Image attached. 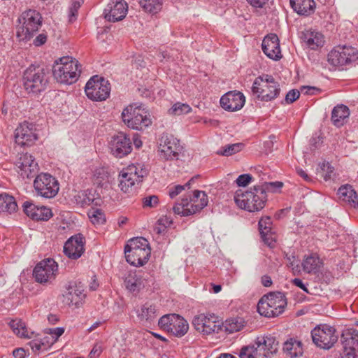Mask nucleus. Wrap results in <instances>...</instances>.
Wrapping results in <instances>:
<instances>
[{
    "label": "nucleus",
    "mask_w": 358,
    "mask_h": 358,
    "mask_svg": "<svg viewBox=\"0 0 358 358\" xmlns=\"http://www.w3.org/2000/svg\"><path fill=\"white\" fill-rule=\"evenodd\" d=\"M80 72L78 60L71 57H63L57 59L52 67L55 79L59 83L67 85L74 83L78 79Z\"/></svg>",
    "instance_id": "obj_1"
},
{
    "label": "nucleus",
    "mask_w": 358,
    "mask_h": 358,
    "mask_svg": "<svg viewBox=\"0 0 358 358\" xmlns=\"http://www.w3.org/2000/svg\"><path fill=\"white\" fill-rule=\"evenodd\" d=\"M267 200L264 189L259 186H255L250 191L243 192L238 189L234 195V201L241 209L249 212H255L262 210Z\"/></svg>",
    "instance_id": "obj_2"
},
{
    "label": "nucleus",
    "mask_w": 358,
    "mask_h": 358,
    "mask_svg": "<svg viewBox=\"0 0 358 358\" xmlns=\"http://www.w3.org/2000/svg\"><path fill=\"white\" fill-rule=\"evenodd\" d=\"M126 260L131 265L141 266L149 259L150 248L147 239L136 237L129 241L124 247Z\"/></svg>",
    "instance_id": "obj_3"
},
{
    "label": "nucleus",
    "mask_w": 358,
    "mask_h": 358,
    "mask_svg": "<svg viewBox=\"0 0 358 358\" xmlns=\"http://www.w3.org/2000/svg\"><path fill=\"white\" fill-rule=\"evenodd\" d=\"M208 203V198L205 192L194 190L192 194L183 197L180 203H176L173 210L176 214L189 216L201 211Z\"/></svg>",
    "instance_id": "obj_4"
},
{
    "label": "nucleus",
    "mask_w": 358,
    "mask_h": 358,
    "mask_svg": "<svg viewBox=\"0 0 358 358\" xmlns=\"http://www.w3.org/2000/svg\"><path fill=\"white\" fill-rule=\"evenodd\" d=\"M287 306V299L282 292H270L263 296L257 304V311L266 317H275L282 314Z\"/></svg>",
    "instance_id": "obj_5"
},
{
    "label": "nucleus",
    "mask_w": 358,
    "mask_h": 358,
    "mask_svg": "<svg viewBox=\"0 0 358 358\" xmlns=\"http://www.w3.org/2000/svg\"><path fill=\"white\" fill-rule=\"evenodd\" d=\"M124 123L129 128L141 130L152 124L148 111L137 103L130 104L122 113Z\"/></svg>",
    "instance_id": "obj_6"
},
{
    "label": "nucleus",
    "mask_w": 358,
    "mask_h": 358,
    "mask_svg": "<svg viewBox=\"0 0 358 358\" xmlns=\"http://www.w3.org/2000/svg\"><path fill=\"white\" fill-rule=\"evenodd\" d=\"M41 14L36 10L23 12L18 18L17 37L20 41H29L38 31L42 23Z\"/></svg>",
    "instance_id": "obj_7"
},
{
    "label": "nucleus",
    "mask_w": 358,
    "mask_h": 358,
    "mask_svg": "<svg viewBox=\"0 0 358 358\" xmlns=\"http://www.w3.org/2000/svg\"><path fill=\"white\" fill-rule=\"evenodd\" d=\"M252 92L258 99L270 101L280 94V87L272 76L264 74L255 78Z\"/></svg>",
    "instance_id": "obj_8"
},
{
    "label": "nucleus",
    "mask_w": 358,
    "mask_h": 358,
    "mask_svg": "<svg viewBox=\"0 0 358 358\" xmlns=\"http://www.w3.org/2000/svg\"><path fill=\"white\" fill-rule=\"evenodd\" d=\"M148 174V170L141 163L131 164L124 168L119 175V187L125 193L130 192L135 185Z\"/></svg>",
    "instance_id": "obj_9"
},
{
    "label": "nucleus",
    "mask_w": 358,
    "mask_h": 358,
    "mask_svg": "<svg viewBox=\"0 0 358 358\" xmlns=\"http://www.w3.org/2000/svg\"><path fill=\"white\" fill-rule=\"evenodd\" d=\"M48 78L44 69L30 66L23 76V85L29 93L37 94L44 91L48 85Z\"/></svg>",
    "instance_id": "obj_10"
},
{
    "label": "nucleus",
    "mask_w": 358,
    "mask_h": 358,
    "mask_svg": "<svg viewBox=\"0 0 358 358\" xmlns=\"http://www.w3.org/2000/svg\"><path fill=\"white\" fill-rule=\"evenodd\" d=\"M34 187L38 195L50 199L55 197L59 189L58 180L47 173L36 174L34 181Z\"/></svg>",
    "instance_id": "obj_11"
},
{
    "label": "nucleus",
    "mask_w": 358,
    "mask_h": 358,
    "mask_svg": "<svg viewBox=\"0 0 358 358\" xmlns=\"http://www.w3.org/2000/svg\"><path fill=\"white\" fill-rule=\"evenodd\" d=\"M358 58L357 50L351 46L338 45L328 54V62L334 66H343L355 62Z\"/></svg>",
    "instance_id": "obj_12"
},
{
    "label": "nucleus",
    "mask_w": 358,
    "mask_h": 358,
    "mask_svg": "<svg viewBox=\"0 0 358 358\" xmlns=\"http://www.w3.org/2000/svg\"><path fill=\"white\" fill-rule=\"evenodd\" d=\"M87 96L93 101L106 100L110 92V86L108 80L98 76L91 78L85 88Z\"/></svg>",
    "instance_id": "obj_13"
},
{
    "label": "nucleus",
    "mask_w": 358,
    "mask_h": 358,
    "mask_svg": "<svg viewBox=\"0 0 358 358\" xmlns=\"http://www.w3.org/2000/svg\"><path fill=\"white\" fill-rule=\"evenodd\" d=\"M313 343L319 348L329 350L334 346L338 341L336 329L327 324H320L311 331Z\"/></svg>",
    "instance_id": "obj_14"
},
{
    "label": "nucleus",
    "mask_w": 358,
    "mask_h": 358,
    "mask_svg": "<svg viewBox=\"0 0 358 358\" xmlns=\"http://www.w3.org/2000/svg\"><path fill=\"white\" fill-rule=\"evenodd\" d=\"M57 274L58 265L52 259H47L37 264L33 273L36 281L43 285L51 284Z\"/></svg>",
    "instance_id": "obj_15"
},
{
    "label": "nucleus",
    "mask_w": 358,
    "mask_h": 358,
    "mask_svg": "<svg viewBox=\"0 0 358 358\" xmlns=\"http://www.w3.org/2000/svg\"><path fill=\"white\" fill-rule=\"evenodd\" d=\"M192 324L197 331L207 335L218 332L221 329L220 322L213 313H200L195 315L192 320Z\"/></svg>",
    "instance_id": "obj_16"
},
{
    "label": "nucleus",
    "mask_w": 358,
    "mask_h": 358,
    "mask_svg": "<svg viewBox=\"0 0 358 358\" xmlns=\"http://www.w3.org/2000/svg\"><path fill=\"white\" fill-rule=\"evenodd\" d=\"M37 138L36 127L33 123L24 121L15 129V141L21 147L32 145Z\"/></svg>",
    "instance_id": "obj_17"
},
{
    "label": "nucleus",
    "mask_w": 358,
    "mask_h": 358,
    "mask_svg": "<svg viewBox=\"0 0 358 358\" xmlns=\"http://www.w3.org/2000/svg\"><path fill=\"white\" fill-rule=\"evenodd\" d=\"M180 151L179 141L172 135L163 134L159 139L160 157L166 160L177 159Z\"/></svg>",
    "instance_id": "obj_18"
},
{
    "label": "nucleus",
    "mask_w": 358,
    "mask_h": 358,
    "mask_svg": "<svg viewBox=\"0 0 358 358\" xmlns=\"http://www.w3.org/2000/svg\"><path fill=\"white\" fill-rule=\"evenodd\" d=\"M341 342L343 345V358H356V352L358 351V331L353 328L343 330Z\"/></svg>",
    "instance_id": "obj_19"
},
{
    "label": "nucleus",
    "mask_w": 358,
    "mask_h": 358,
    "mask_svg": "<svg viewBox=\"0 0 358 358\" xmlns=\"http://www.w3.org/2000/svg\"><path fill=\"white\" fill-rule=\"evenodd\" d=\"M110 149L113 155L117 158H122L131 152V141L125 134L120 132L112 138L110 142Z\"/></svg>",
    "instance_id": "obj_20"
},
{
    "label": "nucleus",
    "mask_w": 358,
    "mask_h": 358,
    "mask_svg": "<svg viewBox=\"0 0 358 358\" xmlns=\"http://www.w3.org/2000/svg\"><path fill=\"white\" fill-rule=\"evenodd\" d=\"M221 107L229 112L241 110L245 103L244 94L238 91H229L224 94L220 101Z\"/></svg>",
    "instance_id": "obj_21"
},
{
    "label": "nucleus",
    "mask_w": 358,
    "mask_h": 358,
    "mask_svg": "<svg viewBox=\"0 0 358 358\" xmlns=\"http://www.w3.org/2000/svg\"><path fill=\"white\" fill-rule=\"evenodd\" d=\"M128 6L124 0H110L104 9L106 20L110 22L122 20L127 13Z\"/></svg>",
    "instance_id": "obj_22"
},
{
    "label": "nucleus",
    "mask_w": 358,
    "mask_h": 358,
    "mask_svg": "<svg viewBox=\"0 0 358 358\" xmlns=\"http://www.w3.org/2000/svg\"><path fill=\"white\" fill-rule=\"evenodd\" d=\"M63 296L65 303L78 307L85 296L83 285L81 282H70Z\"/></svg>",
    "instance_id": "obj_23"
},
{
    "label": "nucleus",
    "mask_w": 358,
    "mask_h": 358,
    "mask_svg": "<svg viewBox=\"0 0 358 358\" xmlns=\"http://www.w3.org/2000/svg\"><path fill=\"white\" fill-rule=\"evenodd\" d=\"M20 174L22 178H31L36 176L39 168L32 155L28 153L21 154L17 162Z\"/></svg>",
    "instance_id": "obj_24"
},
{
    "label": "nucleus",
    "mask_w": 358,
    "mask_h": 358,
    "mask_svg": "<svg viewBox=\"0 0 358 358\" xmlns=\"http://www.w3.org/2000/svg\"><path fill=\"white\" fill-rule=\"evenodd\" d=\"M136 315L142 325L150 327L157 321L159 310L155 305L147 302L137 309Z\"/></svg>",
    "instance_id": "obj_25"
},
{
    "label": "nucleus",
    "mask_w": 358,
    "mask_h": 358,
    "mask_svg": "<svg viewBox=\"0 0 358 358\" xmlns=\"http://www.w3.org/2000/svg\"><path fill=\"white\" fill-rule=\"evenodd\" d=\"M84 237L80 234L71 236L65 243L64 252L66 256L73 259H77L84 252Z\"/></svg>",
    "instance_id": "obj_26"
},
{
    "label": "nucleus",
    "mask_w": 358,
    "mask_h": 358,
    "mask_svg": "<svg viewBox=\"0 0 358 358\" xmlns=\"http://www.w3.org/2000/svg\"><path fill=\"white\" fill-rule=\"evenodd\" d=\"M24 213L35 220L47 221L52 216L50 208L45 206H38L31 201H25L23 204Z\"/></svg>",
    "instance_id": "obj_27"
},
{
    "label": "nucleus",
    "mask_w": 358,
    "mask_h": 358,
    "mask_svg": "<svg viewBox=\"0 0 358 358\" xmlns=\"http://www.w3.org/2000/svg\"><path fill=\"white\" fill-rule=\"evenodd\" d=\"M262 50L269 58L278 60L281 58V51L279 39L276 34H271L266 36L262 44Z\"/></svg>",
    "instance_id": "obj_28"
},
{
    "label": "nucleus",
    "mask_w": 358,
    "mask_h": 358,
    "mask_svg": "<svg viewBox=\"0 0 358 358\" xmlns=\"http://www.w3.org/2000/svg\"><path fill=\"white\" fill-rule=\"evenodd\" d=\"M301 38L303 43L311 50H317L323 46L324 37L323 34L314 29H307L301 32Z\"/></svg>",
    "instance_id": "obj_29"
},
{
    "label": "nucleus",
    "mask_w": 358,
    "mask_h": 358,
    "mask_svg": "<svg viewBox=\"0 0 358 358\" xmlns=\"http://www.w3.org/2000/svg\"><path fill=\"white\" fill-rule=\"evenodd\" d=\"M76 200L78 203L82 206H100L101 203V199L99 194L96 193V190L93 189H88L84 191L80 192L76 196Z\"/></svg>",
    "instance_id": "obj_30"
},
{
    "label": "nucleus",
    "mask_w": 358,
    "mask_h": 358,
    "mask_svg": "<svg viewBox=\"0 0 358 358\" xmlns=\"http://www.w3.org/2000/svg\"><path fill=\"white\" fill-rule=\"evenodd\" d=\"M339 199L347 203L350 207L358 208V196L351 185L341 186L338 190Z\"/></svg>",
    "instance_id": "obj_31"
},
{
    "label": "nucleus",
    "mask_w": 358,
    "mask_h": 358,
    "mask_svg": "<svg viewBox=\"0 0 358 358\" xmlns=\"http://www.w3.org/2000/svg\"><path fill=\"white\" fill-rule=\"evenodd\" d=\"M257 342V348H259L260 352L266 354V357L269 354L276 352L278 347V342L275 338L271 336L265 337H258L255 340Z\"/></svg>",
    "instance_id": "obj_32"
},
{
    "label": "nucleus",
    "mask_w": 358,
    "mask_h": 358,
    "mask_svg": "<svg viewBox=\"0 0 358 358\" xmlns=\"http://www.w3.org/2000/svg\"><path fill=\"white\" fill-rule=\"evenodd\" d=\"M293 10L301 15H310L314 13L315 3L314 0H289Z\"/></svg>",
    "instance_id": "obj_33"
},
{
    "label": "nucleus",
    "mask_w": 358,
    "mask_h": 358,
    "mask_svg": "<svg viewBox=\"0 0 358 358\" xmlns=\"http://www.w3.org/2000/svg\"><path fill=\"white\" fill-rule=\"evenodd\" d=\"M350 115L349 108L343 105H337L331 112V121L333 124L338 127L343 126L345 121Z\"/></svg>",
    "instance_id": "obj_34"
},
{
    "label": "nucleus",
    "mask_w": 358,
    "mask_h": 358,
    "mask_svg": "<svg viewBox=\"0 0 358 358\" xmlns=\"http://www.w3.org/2000/svg\"><path fill=\"white\" fill-rule=\"evenodd\" d=\"M188 329L187 322L182 317L177 315L169 327V332L177 337H182L187 332Z\"/></svg>",
    "instance_id": "obj_35"
},
{
    "label": "nucleus",
    "mask_w": 358,
    "mask_h": 358,
    "mask_svg": "<svg viewBox=\"0 0 358 358\" xmlns=\"http://www.w3.org/2000/svg\"><path fill=\"white\" fill-rule=\"evenodd\" d=\"M322 265L320 257L316 254H312L305 257L302 262L303 269L308 273H315Z\"/></svg>",
    "instance_id": "obj_36"
},
{
    "label": "nucleus",
    "mask_w": 358,
    "mask_h": 358,
    "mask_svg": "<svg viewBox=\"0 0 358 358\" xmlns=\"http://www.w3.org/2000/svg\"><path fill=\"white\" fill-rule=\"evenodd\" d=\"M283 351L291 358L302 355V347L300 341L290 338L283 344Z\"/></svg>",
    "instance_id": "obj_37"
},
{
    "label": "nucleus",
    "mask_w": 358,
    "mask_h": 358,
    "mask_svg": "<svg viewBox=\"0 0 358 358\" xmlns=\"http://www.w3.org/2000/svg\"><path fill=\"white\" fill-rule=\"evenodd\" d=\"M126 288L129 292H136L140 290L143 287H144V279L141 277V275L136 273H131L126 278L125 281Z\"/></svg>",
    "instance_id": "obj_38"
},
{
    "label": "nucleus",
    "mask_w": 358,
    "mask_h": 358,
    "mask_svg": "<svg viewBox=\"0 0 358 358\" xmlns=\"http://www.w3.org/2000/svg\"><path fill=\"white\" fill-rule=\"evenodd\" d=\"M239 357L240 358L266 357V354L260 352L255 341L254 343L243 347L240 351Z\"/></svg>",
    "instance_id": "obj_39"
},
{
    "label": "nucleus",
    "mask_w": 358,
    "mask_h": 358,
    "mask_svg": "<svg viewBox=\"0 0 358 358\" xmlns=\"http://www.w3.org/2000/svg\"><path fill=\"white\" fill-rule=\"evenodd\" d=\"M17 203L13 196L8 194H0V213H12L16 210Z\"/></svg>",
    "instance_id": "obj_40"
},
{
    "label": "nucleus",
    "mask_w": 358,
    "mask_h": 358,
    "mask_svg": "<svg viewBox=\"0 0 358 358\" xmlns=\"http://www.w3.org/2000/svg\"><path fill=\"white\" fill-rule=\"evenodd\" d=\"M13 331L21 338H30L31 336L27 330L25 323L20 319L13 320L9 323Z\"/></svg>",
    "instance_id": "obj_41"
},
{
    "label": "nucleus",
    "mask_w": 358,
    "mask_h": 358,
    "mask_svg": "<svg viewBox=\"0 0 358 358\" xmlns=\"http://www.w3.org/2000/svg\"><path fill=\"white\" fill-rule=\"evenodd\" d=\"M245 322L241 317H232L227 320L224 327L230 334L240 331L244 327Z\"/></svg>",
    "instance_id": "obj_42"
},
{
    "label": "nucleus",
    "mask_w": 358,
    "mask_h": 358,
    "mask_svg": "<svg viewBox=\"0 0 358 358\" xmlns=\"http://www.w3.org/2000/svg\"><path fill=\"white\" fill-rule=\"evenodd\" d=\"M139 3L145 12L152 14L157 13L162 8L159 0H141Z\"/></svg>",
    "instance_id": "obj_43"
},
{
    "label": "nucleus",
    "mask_w": 358,
    "mask_h": 358,
    "mask_svg": "<svg viewBox=\"0 0 358 358\" xmlns=\"http://www.w3.org/2000/svg\"><path fill=\"white\" fill-rule=\"evenodd\" d=\"M87 215L94 225H101L106 222L105 215L101 209L92 208L88 210Z\"/></svg>",
    "instance_id": "obj_44"
},
{
    "label": "nucleus",
    "mask_w": 358,
    "mask_h": 358,
    "mask_svg": "<svg viewBox=\"0 0 358 358\" xmlns=\"http://www.w3.org/2000/svg\"><path fill=\"white\" fill-rule=\"evenodd\" d=\"M64 328L63 327H56V328H50L46 329V336L44 338V340H46L48 345H52L54 344L58 338L64 334Z\"/></svg>",
    "instance_id": "obj_45"
},
{
    "label": "nucleus",
    "mask_w": 358,
    "mask_h": 358,
    "mask_svg": "<svg viewBox=\"0 0 358 358\" xmlns=\"http://www.w3.org/2000/svg\"><path fill=\"white\" fill-rule=\"evenodd\" d=\"M243 148V144L234 143L228 144L222 147L217 151V154L222 156H231L240 152Z\"/></svg>",
    "instance_id": "obj_46"
},
{
    "label": "nucleus",
    "mask_w": 358,
    "mask_h": 358,
    "mask_svg": "<svg viewBox=\"0 0 358 358\" xmlns=\"http://www.w3.org/2000/svg\"><path fill=\"white\" fill-rule=\"evenodd\" d=\"M191 111V107L186 103H175L172 108L169 110V113L171 114H173L176 115H180L183 114H187Z\"/></svg>",
    "instance_id": "obj_47"
},
{
    "label": "nucleus",
    "mask_w": 358,
    "mask_h": 358,
    "mask_svg": "<svg viewBox=\"0 0 358 358\" xmlns=\"http://www.w3.org/2000/svg\"><path fill=\"white\" fill-rule=\"evenodd\" d=\"M271 219L268 216L263 217L259 221V228L262 236L268 235V233L271 231Z\"/></svg>",
    "instance_id": "obj_48"
},
{
    "label": "nucleus",
    "mask_w": 358,
    "mask_h": 358,
    "mask_svg": "<svg viewBox=\"0 0 358 358\" xmlns=\"http://www.w3.org/2000/svg\"><path fill=\"white\" fill-rule=\"evenodd\" d=\"M177 314H168L162 316L158 321L159 327L169 332V327H171L174 319Z\"/></svg>",
    "instance_id": "obj_49"
},
{
    "label": "nucleus",
    "mask_w": 358,
    "mask_h": 358,
    "mask_svg": "<svg viewBox=\"0 0 358 358\" xmlns=\"http://www.w3.org/2000/svg\"><path fill=\"white\" fill-rule=\"evenodd\" d=\"M194 181V178L190 179L187 183H185L184 185H175L172 187L169 188V195L171 199H173L176 196H178L179 194H180L183 190L185 189H189L191 187V183Z\"/></svg>",
    "instance_id": "obj_50"
},
{
    "label": "nucleus",
    "mask_w": 358,
    "mask_h": 358,
    "mask_svg": "<svg viewBox=\"0 0 358 358\" xmlns=\"http://www.w3.org/2000/svg\"><path fill=\"white\" fill-rule=\"evenodd\" d=\"M283 184L282 182H265L263 185H260L259 187L264 189V192L266 193L267 192H275L278 190H279L282 187Z\"/></svg>",
    "instance_id": "obj_51"
},
{
    "label": "nucleus",
    "mask_w": 358,
    "mask_h": 358,
    "mask_svg": "<svg viewBox=\"0 0 358 358\" xmlns=\"http://www.w3.org/2000/svg\"><path fill=\"white\" fill-rule=\"evenodd\" d=\"M159 203V198L156 195H150L143 199V206L144 208H155Z\"/></svg>",
    "instance_id": "obj_52"
},
{
    "label": "nucleus",
    "mask_w": 358,
    "mask_h": 358,
    "mask_svg": "<svg viewBox=\"0 0 358 358\" xmlns=\"http://www.w3.org/2000/svg\"><path fill=\"white\" fill-rule=\"evenodd\" d=\"M252 178L250 174H242L237 178L235 182L238 187H245L250 183Z\"/></svg>",
    "instance_id": "obj_53"
},
{
    "label": "nucleus",
    "mask_w": 358,
    "mask_h": 358,
    "mask_svg": "<svg viewBox=\"0 0 358 358\" xmlns=\"http://www.w3.org/2000/svg\"><path fill=\"white\" fill-rule=\"evenodd\" d=\"M94 176L96 177V183L99 185H103L104 182L108 180V174L103 169L96 171Z\"/></svg>",
    "instance_id": "obj_54"
},
{
    "label": "nucleus",
    "mask_w": 358,
    "mask_h": 358,
    "mask_svg": "<svg viewBox=\"0 0 358 358\" xmlns=\"http://www.w3.org/2000/svg\"><path fill=\"white\" fill-rule=\"evenodd\" d=\"M300 96V92L297 90H292L289 91L285 99V101L286 103H292L294 101H296Z\"/></svg>",
    "instance_id": "obj_55"
},
{
    "label": "nucleus",
    "mask_w": 358,
    "mask_h": 358,
    "mask_svg": "<svg viewBox=\"0 0 358 358\" xmlns=\"http://www.w3.org/2000/svg\"><path fill=\"white\" fill-rule=\"evenodd\" d=\"M45 342L47 343L46 340H44V338L43 339V341H33L30 342V346L34 352H39L46 349Z\"/></svg>",
    "instance_id": "obj_56"
},
{
    "label": "nucleus",
    "mask_w": 358,
    "mask_h": 358,
    "mask_svg": "<svg viewBox=\"0 0 358 358\" xmlns=\"http://www.w3.org/2000/svg\"><path fill=\"white\" fill-rule=\"evenodd\" d=\"M102 352L101 346L99 345H95L90 352V358L98 357Z\"/></svg>",
    "instance_id": "obj_57"
},
{
    "label": "nucleus",
    "mask_w": 358,
    "mask_h": 358,
    "mask_svg": "<svg viewBox=\"0 0 358 358\" xmlns=\"http://www.w3.org/2000/svg\"><path fill=\"white\" fill-rule=\"evenodd\" d=\"M47 41V36L44 34H39L34 41V44L36 46H41L43 45Z\"/></svg>",
    "instance_id": "obj_58"
},
{
    "label": "nucleus",
    "mask_w": 358,
    "mask_h": 358,
    "mask_svg": "<svg viewBox=\"0 0 358 358\" xmlns=\"http://www.w3.org/2000/svg\"><path fill=\"white\" fill-rule=\"evenodd\" d=\"M252 6L262 8L268 0H246Z\"/></svg>",
    "instance_id": "obj_59"
},
{
    "label": "nucleus",
    "mask_w": 358,
    "mask_h": 358,
    "mask_svg": "<svg viewBox=\"0 0 358 358\" xmlns=\"http://www.w3.org/2000/svg\"><path fill=\"white\" fill-rule=\"evenodd\" d=\"M292 282L295 286L299 287L304 292L308 293V290L306 286L304 285V283L303 282V281L301 279L294 278L292 280Z\"/></svg>",
    "instance_id": "obj_60"
},
{
    "label": "nucleus",
    "mask_w": 358,
    "mask_h": 358,
    "mask_svg": "<svg viewBox=\"0 0 358 358\" xmlns=\"http://www.w3.org/2000/svg\"><path fill=\"white\" fill-rule=\"evenodd\" d=\"M263 241L268 246H272L275 242L274 238H273V235L271 231L268 233V235L262 236Z\"/></svg>",
    "instance_id": "obj_61"
},
{
    "label": "nucleus",
    "mask_w": 358,
    "mask_h": 358,
    "mask_svg": "<svg viewBox=\"0 0 358 358\" xmlns=\"http://www.w3.org/2000/svg\"><path fill=\"white\" fill-rule=\"evenodd\" d=\"M13 355L15 358H24L26 356V352L22 348H17L13 350Z\"/></svg>",
    "instance_id": "obj_62"
},
{
    "label": "nucleus",
    "mask_w": 358,
    "mask_h": 358,
    "mask_svg": "<svg viewBox=\"0 0 358 358\" xmlns=\"http://www.w3.org/2000/svg\"><path fill=\"white\" fill-rule=\"evenodd\" d=\"M77 15H78V10H73L72 8H69V15H68V17H69V21L70 22H74L76 18H77Z\"/></svg>",
    "instance_id": "obj_63"
},
{
    "label": "nucleus",
    "mask_w": 358,
    "mask_h": 358,
    "mask_svg": "<svg viewBox=\"0 0 358 358\" xmlns=\"http://www.w3.org/2000/svg\"><path fill=\"white\" fill-rule=\"evenodd\" d=\"M157 222L162 226L164 227L165 229H166L167 227L171 224V221L167 217H162L159 218Z\"/></svg>",
    "instance_id": "obj_64"
}]
</instances>
